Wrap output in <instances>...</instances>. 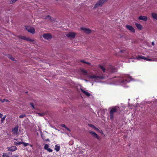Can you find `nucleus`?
<instances>
[{"instance_id": "4468645a", "label": "nucleus", "mask_w": 157, "mask_h": 157, "mask_svg": "<svg viewBox=\"0 0 157 157\" xmlns=\"http://www.w3.org/2000/svg\"><path fill=\"white\" fill-rule=\"evenodd\" d=\"M138 19L140 20L143 21H146L147 20V18L146 16H140Z\"/></svg>"}, {"instance_id": "72a5a7b5", "label": "nucleus", "mask_w": 157, "mask_h": 157, "mask_svg": "<svg viewBox=\"0 0 157 157\" xmlns=\"http://www.w3.org/2000/svg\"><path fill=\"white\" fill-rule=\"evenodd\" d=\"M94 129L97 131H98V132H100V130L98 129V128L96 127Z\"/></svg>"}, {"instance_id": "79ce46f5", "label": "nucleus", "mask_w": 157, "mask_h": 157, "mask_svg": "<svg viewBox=\"0 0 157 157\" xmlns=\"http://www.w3.org/2000/svg\"><path fill=\"white\" fill-rule=\"evenodd\" d=\"M11 154H12V153H11L10 154V153H9L8 154V155L9 156H10V155H11Z\"/></svg>"}, {"instance_id": "0eeeda50", "label": "nucleus", "mask_w": 157, "mask_h": 157, "mask_svg": "<svg viewBox=\"0 0 157 157\" xmlns=\"http://www.w3.org/2000/svg\"><path fill=\"white\" fill-rule=\"evenodd\" d=\"M12 134L14 135H17L19 134L18 130V126H16L13 128L12 130Z\"/></svg>"}, {"instance_id": "9d476101", "label": "nucleus", "mask_w": 157, "mask_h": 157, "mask_svg": "<svg viewBox=\"0 0 157 157\" xmlns=\"http://www.w3.org/2000/svg\"><path fill=\"white\" fill-rule=\"evenodd\" d=\"M26 30L30 33L34 34L35 33V29L32 27L28 26L26 28Z\"/></svg>"}, {"instance_id": "393cba45", "label": "nucleus", "mask_w": 157, "mask_h": 157, "mask_svg": "<svg viewBox=\"0 0 157 157\" xmlns=\"http://www.w3.org/2000/svg\"><path fill=\"white\" fill-rule=\"evenodd\" d=\"M78 153L79 156L83 155V152L82 151V150L79 151L78 152Z\"/></svg>"}, {"instance_id": "e433bc0d", "label": "nucleus", "mask_w": 157, "mask_h": 157, "mask_svg": "<svg viewBox=\"0 0 157 157\" xmlns=\"http://www.w3.org/2000/svg\"><path fill=\"white\" fill-rule=\"evenodd\" d=\"M82 62L84 63H85L87 64H90V63L89 62H85L83 60H82Z\"/></svg>"}, {"instance_id": "cd10ccee", "label": "nucleus", "mask_w": 157, "mask_h": 157, "mask_svg": "<svg viewBox=\"0 0 157 157\" xmlns=\"http://www.w3.org/2000/svg\"><path fill=\"white\" fill-rule=\"evenodd\" d=\"M22 144H23V145L25 146L26 147L28 145H29V144L28 143H26L25 142H22Z\"/></svg>"}, {"instance_id": "1a4fd4ad", "label": "nucleus", "mask_w": 157, "mask_h": 157, "mask_svg": "<svg viewBox=\"0 0 157 157\" xmlns=\"http://www.w3.org/2000/svg\"><path fill=\"white\" fill-rule=\"evenodd\" d=\"M89 132L93 137L97 138L99 140L101 139V137L99 136L95 132L90 131H89Z\"/></svg>"}, {"instance_id": "aec40b11", "label": "nucleus", "mask_w": 157, "mask_h": 157, "mask_svg": "<svg viewBox=\"0 0 157 157\" xmlns=\"http://www.w3.org/2000/svg\"><path fill=\"white\" fill-rule=\"evenodd\" d=\"M60 146L58 145H56L55 146V150L57 152L60 149Z\"/></svg>"}, {"instance_id": "f704fd0d", "label": "nucleus", "mask_w": 157, "mask_h": 157, "mask_svg": "<svg viewBox=\"0 0 157 157\" xmlns=\"http://www.w3.org/2000/svg\"><path fill=\"white\" fill-rule=\"evenodd\" d=\"M17 0H10V1L12 3H13L15 2Z\"/></svg>"}, {"instance_id": "4be33fe9", "label": "nucleus", "mask_w": 157, "mask_h": 157, "mask_svg": "<svg viewBox=\"0 0 157 157\" xmlns=\"http://www.w3.org/2000/svg\"><path fill=\"white\" fill-rule=\"evenodd\" d=\"M6 117V116L5 115L2 118V119L1 121V123L2 124L4 123V121L5 119V118Z\"/></svg>"}, {"instance_id": "a211bd4d", "label": "nucleus", "mask_w": 157, "mask_h": 157, "mask_svg": "<svg viewBox=\"0 0 157 157\" xmlns=\"http://www.w3.org/2000/svg\"><path fill=\"white\" fill-rule=\"evenodd\" d=\"M81 91L87 96L89 97L90 96V94L86 91L84 90L83 89H81Z\"/></svg>"}, {"instance_id": "39448f33", "label": "nucleus", "mask_w": 157, "mask_h": 157, "mask_svg": "<svg viewBox=\"0 0 157 157\" xmlns=\"http://www.w3.org/2000/svg\"><path fill=\"white\" fill-rule=\"evenodd\" d=\"M88 78L89 79H92L96 82H98V80L104 79L105 77L102 76H98L96 75H89L88 76Z\"/></svg>"}, {"instance_id": "5701e85b", "label": "nucleus", "mask_w": 157, "mask_h": 157, "mask_svg": "<svg viewBox=\"0 0 157 157\" xmlns=\"http://www.w3.org/2000/svg\"><path fill=\"white\" fill-rule=\"evenodd\" d=\"M19 38L24 40H27V37H26L25 36H19Z\"/></svg>"}, {"instance_id": "2f4dec72", "label": "nucleus", "mask_w": 157, "mask_h": 157, "mask_svg": "<svg viewBox=\"0 0 157 157\" xmlns=\"http://www.w3.org/2000/svg\"><path fill=\"white\" fill-rule=\"evenodd\" d=\"M61 126L63 127H64V128H66L68 130V131H69L70 130L68 128H67L66 126H65V124H63L61 125Z\"/></svg>"}, {"instance_id": "7c9ffc66", "label": "nucleus", "mask_w": 157, "mask_h": 157, "mask_svg": "<svg viewBox=\"0 0 157 157\" xmlns=\"http://www.w3.org/2000/svg\"><path fill=\"white\" fill-rule=\"evenodd\" d=\"M89 126L90 127H92V128H94V129L96 127H95L94 125L93 124H88Z\"/></svg>"}, {"instance_id": "2eb2a0df", "label": "nucleus", "mask_w": 157, "mask_h": 157, "mask_svg": "<svg viewBox=\"0 0 157 157\" xmlns=\"http://www.w3.org/2000/svg\"><path fill=\"white\" fill-rule=\"evenodd\" d=\"M49 145L48 144H46L45 145V146H44V149L47 150L48 151L51 152H52V150L49 148Z\"/></svg>"}, {"instance_id": "c756f323", "label": "nucleus", "mask_w": 157, "mask_h": 157, "mask_svg": "<svg viewBox=\"0 0 157 157\" xmlns=\"http://www.w3.org/2000/svg\"><path fill=\"white\" fill-rule=\"evenodd\" d=\"M8 57L9 58L11 59V60H14V58L11 55H9L8 56Z\"/></svg>"}, {"instance_id": "473e14b6", "label": "nucleus", "mask_w": 157, "mask_h": 157, "mask_svg": "<svg viewBox=\"0 0 157 157\" xmlns=\"http://www.w3.org/2000/svg\"><path fill=\"white\" fill-rule=\"evenodd\" d=\"M25 116V115L24 114H22L20 115L19 117L20 118H22L24 117Z\"/></svg>"}, {"instance_id": "20e7f679", "label": "nucleus", "mask_w": 157, "mask_h": 157, "mask_svg": "<svg viewBox=\"0 0 157 157\" xmlns=\"http://www.w3.org/2000/svg\"><path fill=\"white\" fill-rule=\"evenodd\" d=\"M149 57H145L142 56H138L135 57V59H136L138 60H141L142 59H144L149 61H157V59L155 58H152V59H149Z\"/></svg>"}, {"instance_id": "a878e982", "label": "nucleus", "mask_w": 157, "mask_h": 157, "mask_svg": "<svg viewBox=\"0 0 157 157\" xmlns=\"http://www.w3.org/2000/svg\"><path fill=\"white\" fill-rule=\"evenodd\" d=\"M14 143L15 145H19L22 144V142H15Z\"/></svg>"}, {"instance_id": "37998d69", "label": "nucleus", "mask_w": 157, "mask_h": 157, "mask_svg": "<svg viewBox=\"0 0 157 157\" xmlns=\"http://www.w3.org/2000/svg\"><path fill=\"white\" fill-rule=\"evenodd\" d=\"M30 146L31 147H32V145H30Z\"/></svg>"}, {"instance_id": "c85d7f7f", "label": "nucleus", "mask_w": 157, "mask_h": 157, "mask_svg": "<svg viewBox=\"0 0 157 157\" xmlns=\"http://www.w3.org/2000/svg\"><path fill=\"white\" fill-rule=\"evenodd\" d=\"M3 157H12L11 156H9L7 153H3Z\"/></svg>"}, {"instance_id": "423d86ee", "label": "nucleus", "mask_w": 157, "mask_h": 157, "mask_svg": "<svg viewBox=\"0 0 157 157\" xmlns=\"http://www.w3.org/2000/svg\"><path fill=\"white\" fill-rule=\"evenodd\" d=\"M118 107H115L113 108L110 112V118L112 120H113L114 117V113L116 112L118 109Z\"/></svg>"}, {"instance_id": "6ab92c4d", "label": "nucleus", "mask_w": 157, "mask_h": 157, "mask_svg": "<svg viewBox=\"0 0 157 157\" xmlns=\"http://www.w3.org/2000/svg\"><path fill=\"white\" fill-rule=\"evenodd\" d=\"M151 16L154 19L157 20V14L154 13H152L151 14Z\"/></svg>"}, {"instance_id": "412c9836", "label": "nucleus", "mask_w": 157, "mask_h": 157, "mask_svg": "<svg viewBox=\"0 0 157 157\" xmlns=\"http://www.w3.org/2000/svg\"><path fill=\"white\" fill-rule=\"evenodd\" d=\"M81 71L82 73L84 75H86L87 74V72L85 70L83 69H81Z\"/></svg>"}, {"instance_id": "9b49d317", "label": "nucleus", "mask_w": 157, "mask_h": 157, "mask_svg": "<svg viewBox=\"0 0 157 157\" xmlns=\"http://www.w3.org/2000/svg\"><path fill=\"white\" fill-rule=\"evenodd\" d=\"M66 36L70 38H74L75 36V33L74 32H69L67 34Z\"/></svg>"}, {"instance_id": "f03ea898", "label": "nucleus", "mask_w": 157, "mask_h": 157, "mask_svg": "<svg viewBox=\"0 0 157 157\" xmlns=\"http://www.w3.org/2000/svg\"><path fill=\"white\" fill-rule=\"evenodd\" d=\"M119 52L120 53L122 54H123L122 56L124 58L128 59L135 58V57L134 56L132 52H128L126 50H121Z\"/></svg>"}, {"instance_id": "f3484780", "label": "nucleus", "mask_w": 157, "mask_h": 157, "mask_svg": "<svg viewBox=\"0 0 157 157\" xmlns=\"http://www.w3.org/2000/svg\"><path fill=\"white\" fill-rule=\"evenodd\" d=\"M135 25L138 29L140 30H142L143 27L142 25L138 23H135Z\"/></svg>"}, {"instance_id": "ea45409f", "label": "nucleus", "mask_w": 157, "mask_h": 157, "mask_svg": "<svg viewBox=\"0 0 157 157\" xmlns=\"http://www.w3.org/2000/svg\"><path fill=\"white\" fill-rule=\"evenodd\" d=\"M2 116H3V115H2V114H1L0 113V117L1 118H2L3 117H2Z\"/></svg>"}, {"instance_id": "c9c22d12", "label": "nucleus", "mask_w": 157, "mask_h": 157, "mask_svg": "<svg viewBox=\"0 0 157 157\" xmlns=\"http://www.w3.org/2000/svg\"><path fill=\"white\" fill-rule=\"evenodd\" d=\"M38 114L39 116H42L43 115V114L41 113H38Z\"/></svg>"}, {"instance_id": "7ed1b4c3", "label": "nucleus", "mask_w": 157, "mask_h": 157, "mask_svg": "<svg viewBox=\"0 0 157 157\" xmlns=\"http://www.w3.org/2000/svg\"><path fill=\"white\" fill-rule=\"evenodd\" d=\"M99 67L103 71V72L107 71V72H109L111 73H113L117 71V69L111 65H109L106 70L103 66L100 65L99 66Z\"/></svg>"}, {"instance_id": "dca6fc26", "label": "nucleus", "mask_w": 157, "mask_h": 157, "mask_svg": "<svg viewBox=\"0 0 157 157\" xmlns=\"http://www.w3.org/2000/svg\"><path fill=\"white\" fill-rule=\"evenodd\" d=\"M8 150L14 151L17 150V147L15 146L9 147L7 148Z\"/></svg>"}, {"instance_id": "ddd939ff", "label": "nucleus", "mask_w": 157, "mask_h": 157, "mask_svg": "<svg viewBox=\"0 0 157 157\" xmlns=\"http://www.w3.org/2000/svg\"><path fill=\"white\" fill-rule=\"evenodd\" d=\"M81 29L84 33H89L91 32V30L89 29L85 28H82Z\"/></svg>"}, {"instance_id": "bb28decb", "label": "nucleus", "mask_w": 157, "mask_h": 157, "mask_svg": "<svg viewBox=\"0 0 157 157\" xmlns=\"http://www.w3.org/2000/svg\"><path fill=\"white\" fill-rule=\"evenodd\" d=\"M0 101H1L2 102H4L5 101L6 102H9V101L7 99H0Z\"/></svg>"}, {"instance_id": "58836bf2", "label": "nucleus", "mask_w": 157, "mask_h": 157, "mask_svg": "<svg viewBox=\"0 0 157 157\" xmlns=\"http://www.w3.org/2000/svg\"><path fill=\"white\" fill-rule=\"evenodd\" d=\"M46 18H48V19H50V18L51 17H50V16H49V15H48V16H47Z\"/></svg>"}, {"instance_id": "f8f14e48", "label": "nucleus", "mask_w": 157, "mask_h": 157, "mask_svg": "<svg viewBox=\"0 0 157 157\" xmlns=\"http://www.w3.org/2000/svg\"><path fill=\"white\" fill-rule=\"evenodd\" d=\"M44 38L46 40H49L52 38V36L50 34H44L43 35Z\"/></svg>"}, {"instance_id": "a19ab883", "label": "nucleus", "mask_w": 157, "mask_h": 157, "mask_svg": "<svg viewBox=\"0 0 157 157\" xmlns=\"http://www.w3.org/2000/svg\"><path fill=\"white\" fill-rule=\"evenodd\" d=\"M151 44L152 45L154 46L155 45V43L153 42H152L151 43Z\"/></svg>"}, {"instance_id": "b1692460", "label": "nucleus", "mask_w": 157, "mask_h": 157, "mask_svg": "<svg viewBox=\"0 0 157 157\" xmlns=\"http://www.w3.org/2000/svg\"><path fill=\"white\" fill-rule=\"evenodd\" d=\"M26 40L30 42H33L34 41L33 39H30L29 38H27Z\"/></svg>"}, {"instance_id": "4c0bfd02", "label": "nucleus", "mask_w": 157, "mask_h": 157, "mask_svg": "<svg viewBox=\"0 0 157 157\" xmlns=\"http://www.w3.org/2000/svg\"><path fill=\"white\" fill-rule=\"evenodd\" d=\"M31 105L32 107L33 108V109H34V106L33 103H31Z\"/></svg>"}, {"instance_id": "6e6552de", "label": "nucleus", "mask_w": 157, "mask_h": 157, "mask_svg": "<svg viewBox=\"0 0 157 157\" xmlns=\"http://www.w3.org/2000/svg\"><path fill=\"white\" fill-rule=\"evenodd\" d=\"M125 27L128 30H129L132 33H134L135 32V29L134 28L130 25H125Z\"/></svg>"}, {"instance_id": "f257e3e1", "label": "nucleus", "mask_w": 157, "mask_h": 157, "mask_svg": "<svg viewBox=\"0 0 157 157\" xmlns=\"http://www.w3.org/2000/svg\"><path fill=\"white\" fill-rule=\"evenodd\" d=\"M114 78H116L114 81H116L115 84H120L124 87H126L125 85L132 80V78L128 75H123L120 77H115Z\"/></svg>"}]
</instances>
